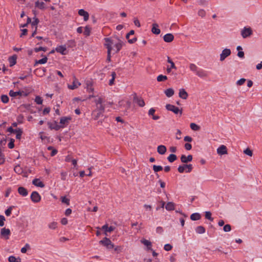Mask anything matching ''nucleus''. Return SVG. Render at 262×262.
Returning a JSON list of instances; mask_svg holds the SVG:
<instances>
[{
	"label": "nucleus",
	"instance_id": "1",
	"mask_svg": "<svg viewBox=\"0 0 262 262\" xmlns=\"http://www.w3.org/2000/svg\"><path fill=\"white\" fill-rule=\"evenodd\" d=\"M105 43L104 46L107 49V47L110 46L111 51H114L115 53H118L122 48L124 44L123 41L117 37L111 38H104Z\"/></svg>",
	"mask_w": 262,
	"mask_h": 262
},
{
	"label": "nucleus",
	"instance_id": "2",
	"mask_svg": "<svg viewBox=\"0 0 262 262\" xmlns=\"http://www.w3.org/2000/svg\"><path fill=\"white\" fill-rule=\"evenodd\" d=\"M94 102L96 105V108L95 110L98 111L102 112L103 113H104L105 111V107L106 105L107 104L111 105L113 104L112 102H108L105 103L104 98L101 96L99 97L97 99H95L94 100Z\"/></svg>",
	"mask_w": 262,
	"mask_h": 262
},
{
	"label": "nucleus",
	"instance_id": "3",
	"mask_svg": "<svg viewBox=\"0 0 262 262\" xmlns=\"http://www.w3.org/2000/svg\"><path fill=\"white\" fill-rule=\"evenodd\" d=\"M99 243L108 249H112L114 247V244H112L111 241L107 237H104L99 242Z\"/></svg>",
	"mask_w": 262,
	"mask_h": 262
},
{
	"label": "nucleus",
	"instance_id": "4",
	"mask_svg": "<svg viewBox=\"0 0 262 262\" xmlns=\"http://www.w3.org/2000/svg\"><path fill=\"white\" fill-rule=\"evenodd\" d=\"M133 96V101L135 103L140 107H143L145 105V103L142 98L138 97L136 93H134Z\"/></svg>",
	"mask_w": 262,
	"mask_h": 262
},
{
	"label": "nucleus",
	"instance_id": "5",
	"mask_svg": "<svg viewBox=\"0 0 262 262\" xmlns=\"http://www.w3.org/2000/svg\"><path fill=\"white\" fill-rule=\"evenodd\" d=\"M166 108L167 110L170 111L174 113L175 114L180 113L181 115L182 114V110H180L179 107L170 104H167L166 105Z\"/></svg>",
	"mask_w": 262,
	"mask_h": 262
},
{
	"label": "nucleus",
	"instance_id": "6",
	"mask_svg": "<svg viewBox=\"0 0 262 262\" xmlns=\"http://www.w3.org/2000/svg\"><path fill=\"white\" fill-rule=\"evenodd\" d=\"M31 201L35 203H38L41 200V196L37 191H33L31 194Z\"/></svg>",
	"mask_w": 262,
	"mask_h": 262
},
{
	"label": "nucleus",
	"instance_id": "7",
	"mask_svg": "<svg viewBox=\"0 0 262 262\" xmlns=\"http://www.w3.org/2000/svg\"><path fill=\"white\" fill-rule=\"evenodd\" d=\"M11 232L9 229L3 228L1 230V237L5 239H8L10 235Z\"/></svg>",
	"mask_w": 262,
	"mask_h": 262
},
{
	"label": "nucleus",
	"instance_id": "8",
	"mask_svg": "<svg viewBox=\"0 0 262 262\" xmlns=\"http://www.w3.org/2000/svg\"><path fill=\"white\" fill-rule=\"evenodd\" d=\"M231 52V50L229 49H225L222 51V53L220 55V60L221 61H224L226 57L230 55Z\"/></svg>",
	"mask_w": 262,
	"mask_h": 262
},
{
	"label": "nucleus",
	"instance_id": "9",
	"mask_svg": "<svg viewBox=\"0 0 262 262\" xmlns=\"http://www.w3.org/2000/svg\"><path fill=\"white\" fill-rule=\"evenodd\" d=\"M252 31L250 28L245 27L241 32V34L243 38H246L251 35Z\"/></svg>",
	"mask_w": 262,
	"mask_h": 262
},
{
	"label": "nucleus",
	"instance_id": "10",
	"mask_svg": "<svg viewBox=\"0 0 262 262\" xmlns=\"http://www.w3.org/2000/svg\"><path fill=\"white\" fill-rule=\"evenodd\" d=\"M55 51L63 55L67 54L68 53L67 51L66 45H61L57 47L55 49Z\"/></svg>",
	"mask_w": 262,
	"mask_h": 262
},
{
	"label": "nucleus",
	"instance_id": "11",
	"mask_svg": "<svg viewBox=\"0 0 262 262\" xmlns=\"http://www.w3.org/2000/svg\"><path fill=\"white\" fill-rule=\"evenodd\" d=\"M48 124L51 129H55L56 130H58L60 128L64 127L63 126L58 125L56 121H54L53 123L48 122Z\"/></svg>",
	"mask_w": 262,
	"mask_h": 262
},
{
	"label": "nucleus",
	"instance_id": "12",
	"mask_svg": "<svg viewBox=\"0 0 262 262\" xmlns=\"http://www.w3.org/2000/svg\"><path fill=\"white\" fill-rule=\"evenodd\" d=\"M72 119V118L71 117H62L60 119V123L61 124V126H64L67 125L70 121H71Z\"/></svg>",
	"mask_w": 262,
	"mask_h": 262
},
{
	"label": "nucleus",
	"instance_id": "13",
	"mask_svg": "<svg viewBox=\"0 0 262 262\" xmlns=\"http://www.w3.org/2000/svg\"><path fill=\"white\" fill-rule=\"evenodd\" d=\"M181 161L182 163H187L189 162H191L192 160L193 157L191 155H188V156H186L184 155H183L181 157Z\"/></svg>",
	"mask_w": 262,
	"mask_h": 262
},
{
	"label": "nucleus",
	"instance_id": "14",
	"mask_svg": "<svg viewBox=\"0 0 262 262\" xmlns=\"http://www.w3.org/2000/svg\"><path fill=\"white\" fill-rule=\"evenodd\" d=\"M80 83L78 81V80L75 78L73 81L72 84L69 85L68 88L71 90H74L78 88V86L80 85Z\"/></svg>",
	"mask_w": 262,
	"mask_h": 262
},
{
	"label": "nucleus",
	"instance_id": "15",
	"mask_svg": "<svg viewBox=\"0 0 262 262\" xmlns=\"http://www.w3.org/2000/svg\"><path fill=\"white\" fill-rule=\"evenodd\" d=\"M217 152L219 155H223L227 154V147L225 145H222L217 149Z\"/></svg>",
	"mask_w": 262,
	"mask_h": 262
},
{
	"label": "nucleus",
	"instance_id": "16",
	"mask_svg": "<svg viewBox=\"0 0 262 262\" xmlns=\"http://www.w3.org/2000/svg\"><path fill=\"white\" fill-rule=\"evenodd\" d=\"M103 114V113L102 112L94 110L92 112V116L94 120H97L100 117L102 116Z\"/></svg>",
	"mask_w": 262,
	"mask_h": 262
},
{
	"label": "nucleus",
	"instance_id": "17",
	"mask_svg": "<svg viewBox=\"0 0 262 262\" xmlns=\"http://www.w3.org/2000/svg\"><path fill=\"white\" fill-rule=\"evenodd\" d=\"M78 14L80 16H83L84 20L87 21L89 18V14L88 12L83 9H80L78 11Z\"/></svg>",
	"mask_w": 262,
	"mask_h": 262
},
{
	"label": "nucleus",
	"instance_id": "18",
	"mask_svg": "<svg viewBox=\"0 0 262 262\" xmlns=\"http://www.w3.org/2000/svg\"><path fill=\"white\" fill-rule=\"evenodd\" d=\"M163 39L166 42H171L174 39V36L171 33H168L164 36Z\"/></svg>",
	"mask_w": 262,
	"mask_h": 262
},
{
	"label": "nucleus",
	"instance_id": "19",
	"mask_svg": "<svg viewBox=\"0 0 262 262\" xmlns=\"http://www.w3.org/2000/svg\"><path fill=\"white\" fill-rule=\"evenodd\" d=\"M18 192L23 196H26L28 194V191L27 189L21 186L18 188Z\"/></svg>",
	"mask_w": 262,
	"mask_h": 262
},
{
	"label": "nucleus",
	"instance_id": "20",
	"mask_svg": "<svg viewBox=\"0 0 262 262\" xmlns=\"http://www.w3.org/2000/svg\"><path fill=\"white\" fill-rule=\"evenodd\" d=\"M101 229L104 230L105 234L107 235L106 232H111L115 230V227L112 226L108 227V225L105 224L102 227Z\"/></svg>",
	"mask_w": 262,
	"mask_h": 262
},
{
	"label": "nucleus",
	"instance_id": "21",
	"mask_svg": "<svg viewBox=\"0 0 262 262\" xmlns=\"http://www.w3.org/2000/svg\"><path fill=\"white\" fill-rule=\"evenodd\" d=\"M196 75L201 78H206L208 77L207 73L202 69H199Z\"/></svg>",
	"mask_w": 262,
	"mask_h": 262
},
{
	"label": "nucleus",
	"instance_id": "22",
	"mask_svg": "<svg viewBox=\"0 0 262 262\" xmlns=\"http://www.w3.org/2000/svg\"><path fill=\"white\" fill-rule=\"evenodd\" d=\"M32 184L36 186L43 188L45 187V184L39 179H34L32 181Z\"/></svg>",
	"mask_w": 262,
	"mask_h": 262
},
{
	"label": "nucleus",
	"instance_id": "23",
	"mask_svg": "<svg viewBox=\"0 0 262 262\" xmlns=\"http://www.w3.org/2000/svg\"><path fill=\"white\" fill-rule=\"evenodd\" d=\"M152 27L151 28L152 33L155 34H156V35L159 34L161 32V31L158 28V27H159L158 25L156 23H154L152 24Z\"/></svg>",
	"mask_w": 262,
	"mask_h": 262
},
{
	"label": "nucleus",
	"instance_id": "24",
	"mask_svg": "<svg viewBox=\"0 0 262 262\" xmlns=\"http://www.w3.org/2000/svg\"><path fill=\"white\" fill-rule=\"evenodd\" d=\"M17 56L16 55H13V56L10 57L9 58V61L10 63V66L12 67L16 63Z\"/></svg>",
	"mask_w": 262,
	"mask_h": 262
},
{
	"label": "nucleus",
	"instance_id": "25",
	"mask_svg": "<svg viewBox=\"0 0 262 262\" xmlns=\"http://www.w3.org/2000/svg\"><path fill=\"white\" fill-rule=\"evenodd\" d=\"M166 147L165 145H161L158 146L157 151L160 155H164L166 152Z\"/></svg>",
	"mask_w": 262,
	"mask_h": 262
},
{
	"label": "nucleus",
	"instance_id": "26",
	"mask_svg": "<svg viewBox=\"0 0 262 262\" xmlns=\"http://www.w3.org/2000/svg\"><path fill=\"white\" fill-rule=\"evenodd\" d=\"M179 96L183 99H186L188 97V93L184 89H182L180 90Z\"/></svg>",
	"mask_w": 262,
	"mask_h": 262
},
{
	"label": "nucleus",
	"instance_id": "27",
	"mask_svg": "<svg viewBox=\"0 0 262 262\" xmlns=\"http://www.w3.org/2000/svg\"><path fill=\"white\" fill-rule=\"evenodd\" d=\"M35 6L41 10L45 9V4L43 2H39V1H37L35 3Z\"/></svg>",
	"mask_w": 262,
	"mask_h": 262
},
{
	"label": "nucleus",
	"instance_id": "28",
	"mask_svg": "<svg viewBox=\"0 0 262 262\" xmlns=\"http://www.w3.org/2000/svg\"><path fill=\"white\" fill-rule=\"evenodd\" d=\"M190 218L192 221H198L201 219V215L199 213H194L190 215Z\"/></svg>",
	"mask_w": 262,
	"mask_h": 262
},
{
	"label": "nucleus",
	"instance_id": "29",
	"mask_svg": "<svg viewBox=\"0 0 262 262\" xmlns=\"http://www.w3.org/2000/svg\"><path fill=\"white\" fill-rule=\"evenodd\" d=\"M23 93H24L23 91H18V92H14L12 90L10 91L9 92V95L11 97H15L17 96H21L23 95Z\"/></svg>",
	"mask_w": 262,
	"mask_h": 262
},
{
	"label": "nucleus",
	"instance_id": "30",
	"mask_svg": "<svg viewBox=\"0 0 262 262\" xmlns=\"http://www.w3.org/2000/svg\"><path fill=\"white\" fill-rule=\"evenodd\" d=\"M165 208L168 211H172L174 209V204L172 202H168L165 206Z\"/></svg>",
	"mask_w": 262,
	"mask_h": 262
},
{
	"label": "nucleus",
	"instance_id": "31",
	"mask_svg": "<svg viewBox=\"0 0 262 262\" xmlns=\"http://www.w3.org/2000/svg\"><path fill=\"white\" fill-rule=\"evenodd\" d=\"M174 90L172 88H169L165 91V94L168 97L172 96L174 94Z\"/></svg>",
	"mask_w": 262,
	"mask_h": 262
},
{
	"label": "nucleus",
	"instance_id": "32",
	"mask_svg": "<svg viewBox=\"0 0 262 262\" xmlns=\"http://www.w3.org/2000/svg\"><path fill=\"white\" fill-rule=\"evenodd\" d=\"M141 243L146 246L148 250H150L151 248V243L145 239H143L141 241Z\"/></svg>",
	"mask_w": 262,
	"mask_h": 262
},
{
	"label": "nucleus",
	"instance_id": "33",
	"mask_svg": "<svg viewBox=\"0 0 262 262\" xmlns=\"http://www.w3.org/2000/svg\"><path fill=\"white\" fill-rule=\"evenodd\" d=\"M195 231L197 233L203 234L206 231L205 228L202 226H199L195 228Z\"/></svg>",
	"mask_w": 262,
	"mask_h": 262
},
{
	"label": "nucleus",
	"instance_id": "34",
	"mask_svg": "<svg viewBox=\"0 0 262 262\" xmlns=\"http://www.w3.org/2000/svg\"><path fill=\"white\" fill-rule=\"evenodd\" d=\"M68 48H73L76 46V42L75 40L71 39L67 41L66 45Z\"/></svg>",
	"mask_w": 262,
	"mask_h": 262
},
{
	"label": "nucleus",
	"instance_id": "35",
	"mask_svg": "<svg viewBox=\"0 0 262 262\" xmlns=\"http://www.w3.org/2000/svg\"><path fill=\"white\" fill-rule=\"evenodd\" d=\"M177 159V157L174 154H170L168 157L167 160L170 163L173 162Z\"/></svg>",
	"mask_w": 262,
	"mask_h": 262
},
{
	"label": "nucleus",
	"instance_id": "36",
	"mask_svg": "<svg viewBox=\"0 0 262 262\" xmlns=\"http://www.w3.org/2000/svg\"><path fill=\"white\" fill-rule=\"evenodd\" d=\"M189 69L191 71L195 72V74L199 70L198 67L194 63H190L189 64Z\"/></svg>",
	"mask_w": 262,
	"mask_h": 262
},
{
	"label": "nucleus",
	"instance_id": "37",
	"mask_svg": "<svg viewBox=\"0 0 262 262\" xmlns=\"http://www.w3.org/2000/svg\"><path fill=\"white\" fill-rule=\"evenodd\" d=\"M190 127L193 130L197 131L200 129V127L194 123H190Z\"/></svg>",
	"mask_w": 262,
	"mask_h": 262
},
{
	"label": "nucleus",
	"instance_id": "38",
	"mask_svg": "<svg viewBox=\"0 0 262 262\" xmlns=\"http://www.w3.org/2000/svg\"><path fill=\"white\" fill-rule=\"evenodd\" d=\"M1 101L4 103H7L9 102V98L7 95H2L1 97Z\"/></svg>",
	"mask_w": 262,
	"mask_h": 262
},
{
	"label": "nucleus",
	"instance_id": "39",
	"mask_svg": "<svg viewBox=\"0 0 262 262\" xmlns=\"http://www.w3.org/2000/svg\"><path fill=\"white\" fill-rule=\"evenodd\" d=\"M86 84H87V88H86L87 91L90 93L93 92L94 91V89L93 88L92 84L91 82L88 81Z\"/></svg>",
	"mask_w": 262,
	"mask_h": 262
},
{
	"label": "nucleus",
	"instance_id": "40",
	"mask_svg": "<svg viewBox=\"0 0 262 262\" xmlns=\"http://www.w3.org/2000/svg\"><path fill=\"white\" fill-rule=\"evenodd\" d=\"M13 208H14V206H11L9 207L7 210H6L5 213V214L6 216H9L11 215L12 210Z\"/></svg>",
	"mask_w": 262,
	"mask_h": 262
},
{
	"label": "nucleus",
	"instance_id": "41",
	"mask_svg": "<svg viewBox=\"0 0 262 262\" xmlns=\"http://www.w3.org/2000/svg\"><path fill=\"white\" fill-rule=\"evenodd\" d=\"M48 58L47 57H45L41 59L36 61L35 64H44L47 62Z\"/></svg>",
	"mask_w": 262,
	"mask_h": 262
},
{
	"label": "nucleus",
	"instance_id": "42",
	"mask_svg": "<svg viewBox=\"0 0 262 262\" xmlns=\"http://www.w3.org/2000/svg\"><path fill=\"white\" fill-rule=\"evenodd\" d=\"M157 81L159 82L164 81L167 79L166 76L160 75L157 77Z\"/></svg>",
	"mask_w": 262,
	"mask_h": 262
},
{
	"label": "nucleus",
	"instance_id": "43",
	"mask_svg": "<svg viewBox=\"0 0 262 262\" xmlns=\"http://www.w3.org/2000/svg\"><path fill=\"white\" fill-rule=\"evenodd\" d=\"M83 33L86 36H90L91 33V28L89 26H86L84 28Z\"/></svg>",
	"mask_w": 262,
	"mask_h": 262
},
{
	"label": "nucleus",
	"instance_id": "44",
	"mask_svg": "<svg viewBox=\"0 0 262 262\" xmlns=\"http://www.w3.org/2000/svg\"><path fill=\"white\" fill-rule=\"evenodd\" d=\"M48 227L51 229H55L57 227V223L55 222H53L48 225Z\"/></svg>",
	"mask_w": 262,
	"mask_h": 262
},
{
	"label": "nucleus",
	"instance_id": "45",
	"mask_svg": "<svg viewBox=\"0 0 262 262\" xmlns=\"http://www.w3.org/2000/svg\"><path fill=\"white\" fill-rule=\"evenodd\" d=\"M110 46L107 47V59L106 60L108 62H110L111 60V52Z\"/></svg>",
	"mask_w": 262,
	"mask_h": 262
},
{
	"label": "nucleus",
	"instance_id": "46",
	"mask_svg": "<svg viewBox=\"0 0 262 262\" xmlns=\"http://www.w3.org/2000/svg\"><path fill=\"white\" fill-rule=\"evenodd\" d=\"M205 218L210 221H213V218L211 217V213L210 211H206L205 212Z\"/></svg>",
	"mask_w": 262,
	"mask_h": 262
},
{
	"label": "nucleus",
	"instance_id": "47",
	"mask_svg": "<svg viewBox=\"0 0 262 262\" xmlns=\"http://www.w3.org/2000/svg\"><path fill=\"white\" fill-rule=\"evenodd\" d=\"M163 169V167L161 166L153 165V170L155 172L161 171Z\"/></svg>",
	"mask_w": 262,
	"mask_h": 262
},
{
	"label": "nucleus",
	"instance_id": "48",
	"mask_svg": "<svg viewBox=\"0 0 262 262\" xmlns=\"http://www.w3.org/2000/svg\"><path fill=\"white\" fill-rule=\"evenodd\" d=\"M22 134V129L20 128H18V131L16 133V138L17 139H20Z\"/></svg>",
	"mask_w": 262,
	"mask_h": 262
},
{
	"label": "nucleus",
	"instance_id": "49",
	"mask_svg": "<svg viewBox=\"0 0 262 262\" xmlns=\"http://www.w3.org/2000/svg\"><path fill=\"white\" fill-rule=\"evenodd\" d=\"M186 164H183L182 165H180L178 168V170L180 173H183L185 169H187L186 167L185 166Z\"/></svg>",
	"mask_w": 262,
	"mask_h": 262
},
{
	"label": "nucleus",
	"instance_id": "50",
	"mask_svg": "<svg viewBox=\"0 0 262 262\" xmlns=\"http://www.w3.org/2000/svg\"><path fill=\"white\" fill-rule=\"evenodd\" d=\"M62 203L66 204L67 205H70V199L67 198L66 196H62L61 198Z\"/></svg>",
	"mask_w": 262,
	"mask_h": 262
},
{
	"label": "nucleus",
	"instance_id": "51",
	"mask_svg": "<svg viewBox=\"0 0 262 262\" xmlns=\"http://www.w3.org/2000/svg\"><path fill=\"white\" fill-rule=\"evenodd\" d=\"M34 51L36 52V53H37L39 51H43L44 52L46 51H47V48L46 47H40L39 48H35L34 49Z\"/></svg>",
	"mask_w": 262,
	"mask_h": 262
},
{
	"label": "nucleus",
	"instance_id": "52",
	"mask_svg": "<svg viewBox=\"0 0 262 262\" xmlns=\"http://www.w3.org/2000/svg\"><path fill=\"white\" fill-rule=\"evenodd\" d=\"M167 62L169 63H170L171 66H170V67L171 68H172V69H177V68L174 64V63L172 61V60L169 57H167Z\"/></svg>",
	"mask_w": 262,
	"mask_h": 262
},
{
	"label": "nucleus",
	"instance_id": "53",
	"mask_svg": "<svg viewBox=\"0 0 262 262\" xmlns=\"http://www.w3.org/2000/svg\"><path fill=\"white\" fill-rule=\"evenodd\" d=\"M14 170L18 174H20L22 172V169L19 165L15 166L14 167Z\"/></svg>",
	"mask_w": 262,
	"mask_h": 262
},
{
	"label": "nucleus",
	"instance_id": "54",
	"mask_svg": "<svg viewBox=\"0 0 262 262\" xmlns=\"http://www.w3.org/2000/svg\"><path fill=\"white\" fill-rule=\"evenodd\" d=\"M29 249H30V246L28 244H26L25 246L21 249V252L23 253H25Z\"/></svg>",
	"mask_w": 262,
	"mask_h": 262
},
{
	"label": "nucleus",
	"instance_id": "55",
	"mask_svg": "<svg viewBox=\"0 0 262 262\" xmlns=\"http://www.w3.org/2000/svg\"><path fill=\"white\" fill-rule=\"evenodd\" d=\"M187 169V170H186V172H190L192 169H193V167H192V164H186V165L185 166Z\"/></svg>",
	"mask_w": 262,
	"mask_h": 262
},
{
	"label": "nucleus",
	"instance_id": "56",
	"mask_svg": "<svg viewBox=\"0 0 262 262\" xmlns=\"http://www.w3.org/2000/svg\"><path fill=\"white\" fill-rule=\"evenodd\" d=\"M35 102L38 104H41L42 103V99L39 96H36L35 99Z\"/></svg>",
	"mask_w": 262,
	"mask_h": 262
},
{
	"label": "nucleus",
	"instance_id": "57",
	"mask_svg": "<svg viewBox=\"0 0 262 262\" xmlns=\"http://www.w3.org/2000/svg\"><path fill=\"white\" fill-rule=\"evenodd\" d=\"M244 154H245L250 157H251L253 155L252 151L251 149H250L249 148H246L244 151Z\"/></svg>",
	"mask_w": 262,
	"mask_h": 262
},
{
	"label": "nucleus",
	"instance_id": "58",
	"mask_svg": "<svg viewBox=\"0 0 262 262\" xmlns=\"http://www.w3.org/2000/svg\"><path fill=\"white\" fill-rule=\"evenodd\" d=\"M223 230L225 232H229L231 230V227L229 224H226L224 226Z\"/></svg>",
	"mask_w": 262,
	"mask_h": 262
},
{
	"label": "nucleus",
	"instance_id": "59",
	"mask_svg": "<svg viewBox=\"0 0 262 262\" xmlns=\"http://www.w3.org/2000/svg\"><path fill=\"white\" fill-rule=\"evenodd\" d=\"M198 15L202 17H204L206 15V12L203 9H200L198 11Z\"/></svg>",
	"mask_w": 262,
	"mask_h": 262
},
{
	"label": "nucleus",
	"instance_id": "60",
	"mask_svg": "<svg viewBox=\"0 0 262 262\" xmlns=\"http://www.w3.org/2000/svg\"><path fill=\"white\" fill-rule=\"evenodd\" d=\"M14 140L13 139H11L10 142L8 143V146L9 148L12 149L14 147Z\"/></svg>",
	"mask_w": 262,
	"mask_h": 262
},
{
	"label": "nucleus",
	"instance_id": "61",
	"mask_svg": "<svg viewBox=\"0 0 262 262\" xmlns=\"http://www.w3.org/2000/svg\"><path fill=\"white\" fill-rule=\"evenodd\" d=\"M172 246L171 245H170L169 244H167L165 245L164 249L165 251H168L171 250L172 249Z\"/></svg>",
	"mask_w": 262,
	"mask_h": 262
},
{
	"label": "nucleus",
	"instance_id": "62",
	"mask_svg": "<svg viewBox=\"0 0 262 262\" xmlns=\"http://www.w3.org/2000/svg\"><path fill=\"white\" fill-rule=\"evenodd\" d=\"M246 81V79L241 78L237 81L236 84L238 85H242Z\"/></svg>",
	"mask_w": 262,
	"mask_h": 262
},
{
	"label": "nucleus",
	"instance_id": "63",
	"mask_svg": "<svg viewBox=\"0 0 262 262\" xmlns=\"http://www.w3.org/2000/svg\"><path fill=\"white\" fill-rule=\"evenodd\" d=\"M5 217L2 215H0V226L2 227L4 225V221Z\"/></svg>",
	"mask_w": 262,
	"mask_h": 262
},
{
	"label": "nucleus",
	"instance_id": "64",
	"mask_svg": "<svg viewBox=\"0 0 262 262\" xmlns=\"http://www.w3.org/2000/svg\"><path fill=\"white\" fill-rule=\"evenodd\" d=\"M39 19L37 18H35L34 20L32 22V26H34L35 28H36V27H37V25L39 23Z\"/></svg>",
	"mask_w": 262,
	"mask_h": 262
}]
</instances>
